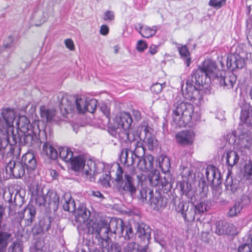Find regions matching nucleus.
Instances as JSON below:
<instances>
[{
  "mask_svg": "<svg viewBox=\"0 0 252 252\" xmlns=\"http://www.w3.org/2000/svg\"><path fill=\"white\" fill-rule=\"evenodd\" d=\"M139 249V245L134 242H128L124 245V252H137Z\"/></svg>",
  "mask_w": 252,
  "mask_h": 252,
  "instance_id": "de8ad7c7",
  "label": "nucleus"
},
{
  "mask_svg": "<svg viewBox=\"0 0 252 252\" xmlns=\"http://www.w3.org/2000/svg\"><path fill=\"white\" fill-rule=\"evenodd\" d=\"M101 184L105 187L110 186V176L109 174H103L99 179Z\"/></svg>",
  "mask_w": 252,
  "mask_h": 252,
  "instance_id": "864d4df0",
  "label": "nucleus"
},
{
  "mask_svg": "<svg viewBox=\"0 0 252 252\" xmlns=\"http://www.w3.org/2000/svg\"><path fill=\"white\" fill-rule=\"evenodd\" d=\"M136 234L138 237L143 239V240H149L151 238V229L149 226L145 223L138 224Z\"/></svg>",
  "mask_w": 252,
  "mask_h": 252,
  "instance_id": "cd10ccee",
  "label": "nucleus"
},
{
  "mask_svg": "<svg viewBox=\"0 0 252 252\" xmlns=\"http://www.w3.org/2000/svg\"><path fill=\"white\" fill-rule=\"evenodd\" d=\"M18 144L26 145L28 147H34L40 144V141L32 132L25 134L23 138L19 135Z\"/></svg>",
  "mask_w": 252,
  "mask_h": 252,
  "instance_id": "412c9836",
  "label": "nucleus"
},
{
  "mask_svg": "<svg viewBox=\"0 0 252 252\" xmlns=\"http://www.w3.org/2000/svg\"><path fill=\"white\" fill-rule=\"evenodd\" d=\"M251 53L247 52L244 50L243 45L238 46L235 53L227 58L226 65L228 67L232 69L243 68L245 63V61L249 59H251Z\"/></svg>",
  "mask_w": 252,
  "mask_h": 252,
  "instance_id": "39448f33",
  "label": "nucleus"
},
{
  "mask_svg": "<svg viewBox=\"0 0 252 252\" xmlns=\"http://www.w3.org/2000/svg\"><path fill=\"white\" fill-rule=\"evenodd\" d=\"M48 18V14L42 9L37 8L34 9L32 14L31 23L35 26H40L46 21Z\"/></svg>",
  "mask_w": 252,
  "mask_h": 252,
  "instance_id": "aec40b11",
  "label": "nucleus"
},
{
  "mask_svg": "<svg viewBox=\"0 0 252 252\" xmlns=\"http://www.w3.org/2000/svg\"><path fill=\"white\" fill-rule=\"evenodd\" d=\"M133 152L129 150L128 149H123L120 155V159L127 166L131 165L134 163V159L133 158Z\"/></svg>",
  "mask_w": 252,
  "mask_h": 252,
  "instance_id": "473e14b6",
  "label": "nucleus"
},
{
  "mask_svg": "<svg viewBox=\"0 0 252 252\" xmlns=\"http://www.w3.org/2000/svg\"><path fill=\"white\" fill-rule=\"evenodd\" d=\"M59 157L61 159L66 162H69L70 172H79V155H74L73 152L67 147H60L59 148Z\"/></svg>",
  "mask_w": 252,
  "mask_h": 252,
  "instance_id": "1a4fd4ad",
  "label": "nucleus"
},
{
  "mask_svg": "<svg viewBox=\"0 0 252 252\" xmlns=\"http://www.w3.org/2000/svg\"><path fill=\"white\" fill-rule=\"evenodd\" d=\"M158 171L154 170L151 171L148 175V178L151 185L153 187H157L160 185V178Z\"/></svg>",
  "mask_w": 252,
  "mask_h": 252,
  "instance_id": "e433bc0d",
  "label": "nucleus"
},
{
  "mask_svg": "<svg viewBox=\"0 0 252 252\" xmlns=\"http://www.w3.org/2000/svg\"><path fill=\"white\" fill-rule=\"evenodd\" d=\"M171 182V178L169 176L164 177L163 178L160 179V184L162 187L167 186Z\"/></svg>",
  "mask_w": 252,
  "mask_h": 252,
  "instance_id": "e2e57ef3",
  "label": "nucleus"
},
{
  "mask_svg": "<svg viewBox=\"0 0 252 252\" xmlns=\"http://www.w3.org/2000/svg\"><path fill=\"white\" fill-rule=\"evenodd\" d=\"M17 128L23 133L27 132L31 127V124L29 120L25 116L19 117L18 121L16 123Z\"/></svg>",
  "mask_w": 252,
  "mask_h": 252,
  "instance_id": "2f4dec72",
  "label": "nucleus"
},
{
  "mask_svg": "<svg viewBox=\"0 0 252 252\" xmlns=\"http://www.w3.org/2000/svg\"><path fill=\"white\" fill-rule=\"evenodd\" d=\"M64 43L67 48L69 49L70 50H72L74 49V45L73 42L71 39L69 38L65 39L64 41Z\"/></svg>",
  "mask_w": 252,
  "mask_h": 252,
  "instance_id": "0e129e2a",
  "label": "nucleus"
},
{
  "mask_svg": "<svg viewBox=\"0 0 252 252\" xmlns=\"http://www.w3.org/2000/svg\"><path fill=\"white\" fill-rule=\"evenodd\" d=\"M226 0H210L208 5L216 9H219L226 4Z\"/></svg>",
  "mask_w": 252,
  "mask_h": 252,
  "instance_id": "3c124183",
  "label": "nucleus"
},
{
  "mask_svg": "<svg viewBox=\"0 0 252 252\" xmlns=\"http://www.w3.org/2000/svg\"><path fill=\"white\" fill-rule=\"evenodd\" d=\"M54 219L51 216H46L40 221V226L42 230L44 232L48 231L51 227V223Z\"/></svg>",
  "mask_w": 252,
  "mask_h": 252,
  "instance_id": "79ce46f5",
  "label": "nucleus"
},
{
  "mask_svg": "<svg viewBox=\"0 0 252 252\" xmlns=\"http://www.w3.org/2000/svg\"><path fill=\"white\" fill-rule=\"evenodd\" d=\"M14 38L12 36H9L7 37L3 41V46L5 48L11 47L13 43Z\"/></svg>",
  "mask_w": 252,
  "mask_h": 252,
  "instance_id": "13d9d810",
  "label": "nucleus"
},
{
  "mask_svg": "<svg viewBox=\"0 0 252 252\" xmlns=\"http://www.w3.org/2000/svg\"><path fill=\"white\" fill-rule=\"evenodd\" d=\"M109 32L108 27L105 25H103L100 27L99 32L101 35H106Z\"/></svg>",
  "mask_w": 252,
  "mask_h": 252,
  "instance_id": "338daca9",
  "label": "nucleus"
},
{
  "mask_svg": "<svg viewBox=\"0 0 252 252\" xmlns=\"http://www.w3.org/2000/svg\"><path fill=\"white\" fill-rule=\"evenodd\" d=\"M121 249L117 243H112L107 249V252H121Z\"/></svg>",
  "mask_w": 252,
  "mask_h": 252,
  "instance_id": "680f3d73",
  "label": "nucleus"
},
{
  "mask_svg": "<svg viewBox=\"0 0 252 252\" xmlns=\"http://www.w3.org/2000/svg\"><path fill=\"white\" fill-rule=\"evenodd\" d=\"M91 213L83 204L80 206V223L85 222L90 217Z\"/></svg>",
  "mask_w": 252,
  "mask_h": 252,
  "instance_id": "c03bdc74",
  "label": "nucleus"
},
{
  "mask_svg": "<svg viewBox=\"0 0 252 252\" xmlns=\"http://www.w3.org/2000/svg\"><path fill=\"white\" fill-rule=\"evenodd\" d=\"M97 101L96 99L85 98L84 96L80 97V113L89 112L94 113L97 107Z\"/></svg>",
  "mask_w": 252,
  "mask_h": 252,
  "instance_id": "2eb2a0df",
  "label": "nucleus"
},
{
  "mask_svg": "<svg viewBox=\"0 0 252 252\" xmlns=\"http://www.w3.org/2000/svg\"><path fill=\"white\" fill-rule=\"evenodd\" d=\"M3 196L5 201H7L10 204L9 209L11 212L18 205V201H22L20 191L15 189L13 187L9 188L7 190L5 189L3 191Z\"/></svg>",
  "mask_w": 252,
  "mask_h": 252,
  "instance_id": "9b49d317",
  "label": "nucleus"
},
{
  "mask_svg": "<svg viewBox=\"0 0 252 252\" xmlns=\"http://www.w3.org/2000/svg\"><path fill=\"white\" fill-rule=\"evenodd\" d=\"M246 243L240 246L238 248V252H252V244Z\"/></svg>",
  "mask_w": 252,
  "mask_h": 252,
  "instance_id": "5fc2aeb1",
  "label": "nucleus"
},
{
  "mask_svg": "<svg viewBox=\"0 0 252 252\" xmlns=\"http://www.w3.org/2000/svg\"><path fill=\"white\" fill-rule=\"evenodd\" d=\"M80 172L81 173L82 180L85 182L94 181V176L98 173L95 169L94 162L81 155H80Z\"/></svg>",
  "mask_w": 252,
  "mask_h": 252,
  "instance_id": "423d86ee",
  "label": "nucleus"
},
{
  "mask_svg": "<svg viewBox=\"0 0 252 252\" xmlns=\"http://www.w3.org/2000/svg\"><path fill=\"white\" fill-rule=\"evenodd\" d=\"M25 214H26L25 226L31 225L32 223L33 220L35 219L36 215L35 207L32 205H28L25 209L19 213L20 216V222H21L22 220L24 219Z\"/></svg>",
  "mask_w": 252,
  "mask_h": 252,
  "instance_id": "6ab92c4d",
  "label": "nucleus"
},
{
  "mask_svg": "<svg viewBox=\"0 0 252 252\" xmlns=\"http://www.w3.org/2000/svg\"><path fill=\"white\" fill-rule=\"evenodd\" d=\"M6 170L15 178H20L25 173V168L22 162L14 160H11L8 163Z\"/></svg>",
  "mask_w": 252,
  "mask_h": 252,
  "instance_id": "ddd939ff",
  "label": "nucleus"
},
{
  "mask_svg": "<svg viewBox=\"0 0 252 252\" xmlns=\"http://www.w3.org/2000/svg\"><path fill=\"white\" fill-rule=\"evenodd\" d=\"M194 209L197 214H200L207 211V206L205 200H201L199 203L195 205Z\"/></svg>",
  "mask_w": 252,
  "mask_h": 252,
  "instance_id": "8fccbe9b",
  "label": "nucleus"
},
{
  "mask_svg": "<svg viewBox=\"0 0 252 252\" xmlns=\"http://www.w3.org/2000/svg\"><path fill=\"white\" fill-rule=\"evenodd\" d=\"M195 138V133L191 130H183L176 135L177 142L180 145H190L192 144Z\"/></svg>",
  "mask_w": 252,
  "mask_h": 252,
  "instance_id": "dca6fc26",
  "label": "nucleus"
},
{
  "mask_svg": "<svg viewBox=\"0 0 252 252\" xmlns=\"http://www.w3.org/2000/svg\"><path fill=\"white\" fill-rule=\"evenodd\" d=\"M107 226L111 233L123 235L124 230L123 221L121 219L111 218L109 222L107 221Z\"/></svg>",
  "mask_w": 252,
  "mask_h": 252,
  "instance_id": "5701e85b",
  "label": "nucleus"
},
{
  "mask_svg": "<svg viewBox=\"0 0 252 252\" xmlns=\"http://www.w3.org/2000/svg\"><path fill=\"white\" fill-rule=\"evenodd\" d=\"M165 86V83L160 84V83H155L153 84L151 87V90L152 92L158 94L160 93L163 88Z\"/></svg>",
  "mask_w": 252,
  "mask_h": 252,
  "instance_id": "603ef678",
  "label": "nucleus"
},
{
  "mask_svg": "<svg viewBox=\"0 0 252 252\" xmlns=\"http://www.w3.org/2000/svg\"><path fill=\"white\" fill-rule=\"evenodd\" d=\"M139 30L138 31L139 33L145 38H149L154 36L158 29V27L154 26L152 28L148 26H142L139 24Z\"/></svg>",
  "mask_w": 252,
  "mask_h": 252,
  "instance_id": "7c9ffc66",
  "label": "nucleus"
},
{
  "mask_svg": "<svg viewBox=\"0 0 252 252\" xmlns=\"http://www.w3.org/2000/svg\"><path fill=\"white\" fill-rule=\"evenodd\" d=\"M148 201L150 202L151 205H153L154 208L158 207L159 205V200L157 197H154L153 196H152L151 199L148 200Z\"/></svg>",
  "mask_w": 252,
  "mask_h": 252,
  "instance_id": "69168bd1",
  "label": "nucleus"
},
{
  "mask_svg": "<svg viewBox=\"0 0 252 252\" xmlns=\"http://www.w3.org/2000/svg\"><path fill=\"white\" fill-rule=\"evenodd\" d=\"M236 81V76L232 73L228 76L220 78V84L224 89H229L233 88Z\"/></svg>",
  "mask_w": 252,
  "mask_h": 252,
  "instance_id": "c756f323",
  "label": "nucleus"
},
{
  "mask_svg": "<svg viewBox=\"0 0 252 252\" xmlns=\"http://www.w3.org/2000/svg\"><path fill=\"white\" fill-rule=\"evenodd\" d=\"M133 235V231L131 227L126 226V238H127L129 239L132 237Z\"/></svg>",
  "mask_w": 252,
  "mask_h": 252,
  "instance_id": "774afa93",
  "label": "nucleus"
},
{
  "mask_svg": "<svg viewBox=\"0 0 252 252\" xmlns=\"http://www.w3.org/2000/svg\"><path fill=\"white\" fill-rule=\"evenodd\" d=\"M152 196H153V191L150 189H143L140 190V195L138 197L139 200L143 203H147L148 200L151 199Z\"/></svg>",
  "mask_w": 252,
  "mask_h": 252,
  "instance_id": "a19ab883",
  "label": "nucleus"
},
{
  "mask_svg": "<svg viewBox=\"0 0 252 252\" xmlns=\"http://www.w3.org/2000/svg\"><path fill=\"white\" fill-rule=\"evenodd\" d=\"M159 164L163 172L165 173L169 171L171 167L169 158L166 156L164 157L161 161H159Z\"/></svg>",
  "mask_w": 252,
  "mask_h": 252,
  "instance_id": "49530a36",
  "label": "nucleus"
},
{
  "mask_svg": "<svg viewBox=\"0 0 252 252\" xmlns=\"http://www.w3.org/2000/svg\"><path fill=\"white\" fill-rule=\"evenodd\" d=\"M196 119L192 104L186 102H178L173 114V125L176 126L185 127L192 119Z\"/></svg>",
  "mask_w": 252,
  "mask_h": 252,
  "instance_id": "7ed1b4c3",
  "label": "nucleus"
},
{
  "mask_svg": "<svg viewBox=\"0 0 252 252\" xmlns=\"http://www.w3.org/2000/svg\"><path fill=\"white\" fill-rule=\"evenodd\" d=\"M60 203V198L56 192H52L49 194V204L51 206H53V209L56 210Z\"/></svg>",
  "mask_w": 252,
  "mask_h": 252,
  "instance_id": "37998d69",
  "label": "nucleus"
},
{
  "mask_svg": "<svg viewBox=\"0 0 252 252\" xmlns=\"http://www.w3.org/2000/svg\"><path fill=\"white\" fill-rule=\"evenodd\" d=\"M132 147L134 148L133 154L136 157L140 158L144 155L145 149L143 147V141L142 140L133 143Z\"/></svg>",
  "mask_w": 252,
  "mask_h": 252,
  "instance_id": "58836bf2",
  "label": "nucleus"
},
{
  "mask_svg": "<svg viewBox=\"0 0 252 252\" xmlns=\"http://www.w3.org/2000/svg\"><path fill=\"white\" fill-rule=\"evenodd\" d=\"M252 146V134L250 130L243 128L240 130L238 138L235 140L234 148L238 152L245 154L251 150Z\"/></svg>",
  "mask_w": 252,
  "mask_h": 252,
  "instance_id": "0eeeda50",
  "label": "nucleus"
},
{
  "mask_svg": "<svg viewBox=\"0 0 252 252\" xmlns=\"http://www.w3.org/2000/svg\"><path fill=\"white\" fill-rule=\"evenodd\" d=\"M225 189L229 193H235L239 190V186L235 181L233 182L232 178L227 177L225 183Z\"/></svg>",
  "mask_w": 252,
  "mask_h": 252,
  "instance_id": "c9c22d12",
  "label": "nucleus"
},
{
  "mask_svg": "<svg viewBox=\"0 0 252 252\" xmlns=\"http://www.w3.org/2000/svg\"><path fill=\"white\" fill-rule=\"evenodd\" d=\"M40 116L43 121L49 122L53 118L55 112L53 109H49L44 106H41L40 108Z\"/></svg>",
  "mask_w": 252,
  "mask_h": 252,
  "instance_id": "f704fd0d",
  "label": "nucleus"
},
{
  "mask_svg": "<svg viewBox=\"0 0 252 252\" xmlns=\"http://www.w3.org/2000/svg\"><path fill=\"white\" fill-rule=\"evenodd\" d=\"M103 18L105 21H111L114 19L115 15L113 12L108 10L104 13Z\"/></svg>",
  "mask_w": 252,
  "mask_h": 252,
  "instance_id": "bf43d9fd",
  "label": "nucleus"
},
{
  "mask_svg": "<svg viewBox=\"0 0 252 252\" xmlns=\"http://www.w3.org/2000/svg\"><path fill=\"white\" fill-rule=\"evenodd\" d=\"M15 118L14 110L10 108L2 110L0 117V158L2 159L20 156L21 147L18 144L19 133L14 130L13 122Z\"/></svg>",
  "mask_w": 252,
  "mask_h": 252,
  "instance_id": "f257e3e1",
  "label": "nucleus"
},
{
  "mask_svg": "<svg viewBox=\"0 0 252 252\" xmlns=\"http://www.w3.org/2000/svg\"><path fill=\"white\" fill-rule=\"evenodd\" d=\"M144 142L149 150H153L158 145L157 140L150 134H146Z\"/></svg>",
  "mask_w": 252,
  "mask_h": 252,
  "instance_id": "ea45409f",
  "label": "nucleus"
},
{
  "mask_svg": "<svg viewBox=\"0 0 252 252\" xmlns=\"http://www.w3.org/2000/svg\"><path fill=\"white\" fill-rule=\"evenodd\" d=\"M148 45L146 42L142 40H139L136 44V49L139 52H143L145 49H147Z\"/></svg>",
  "mask_w": 252,
  "mask_h": 252,
  "instance_id": "4d7b16f0",
  "label": "nucleus"
},
{
  "mask_svg": "<svg viewBox=\"0 0 252 252\" xmlns=\"http://www.w3.org/2000/svg\"><path fill=\"white\" fill-rule=\"evenodd\" d=\"M77 95L65 94L62 96L60 102L61 109H64L67 115L78 116L79 115V102Z\"/></svg>",
  "mask_w": 252,
  "mask_h": 252,
  "instance_id": "6e6552de",
  "label": "nucleus"
},
{
  "mask_svg": "<svg viewBox=\"0 0 252 252\" xmlns=\"http://www.w3.org/2000/svg\"><path fill=\"white\" fill-rule=\"evenodd\" d=\"M23 244L18 241L14 242L9 247L8 252H23Z\"/></svg>",
  "mask_w": 252,
  "mask_h": 252,
  "instance_id": "09e8293b",
  "label": "nucleus"
},
{
  "mask_svg": "<svg viewBox=\"0 0 252 252\" xmlns=\"http://www.w3.org/2000/svg\"><path fill=\"white\" fill-rule=\"evenodd\" d=\"M61 203L63 204L64 210L71 212L74 216L75 222H78L79 221V213L75 211V202L69 193L64 194L61 199Z\"/></svg>",
  "mask_w": 252,
  "mask_h": 252,
  "instance_id": "4468645a",
  "label": "nucleus"
},
{
  "mask_svg": "<svg viewBox=\"0 0 252 252\" xmlns=\"http://www.w3.org/2000/svg\"><path fill=\"white\" fill-rule=\"evenodd\" d=\"M123 172L120 165L118 164L116 172V181L119 184V190L123 193H128L130 195L134 194L136 191L132 176L125 173L123 178Z\"/></svg>",
  "mask_w": 252,
  "mask_h": 252,
  "instance_id": "20e7f679",
  "label": "nucleus"
},
{
  "mask_svg": "<svg viewBox=\"0 0 252 252\" xmlns=\"http://www.w3.org/2000/svg\"><path fill=\"white\" fill-rule=\"evenodd\" d=\"M225 158L226 164L231 168L235 165L239 160V155L234 151L227 152Z\"/></svg>",
  "mask_w": 252,
  "mask_h": 252,
  "instance_id": "72a5a7b5",
  "label": "nucleus"
},
{
  "mask_svg": "<svg viewBox=\"0 0 252 252\" xmlns=\"http://www.w3.org/2000/svg\"><path fill=\"white\" fill-rule=\"evenodd\" d=\"M244 172L250 179H252V163L249 162L244 166Z\"/></svg>",
  "mask_w": 252,
  "mask_h": 252,
  "instance_id": "6e6d98bb",
  "label": "nucleus"
},
{
  "mask_svg": "<svg viewBox=\"0 0 252 252\" xmlns=\"http://www.w3.org/2000/svg\"><path fill=\"white\" fill-rule=\"evenodd\" d=\"M132 123L131 115L126 112L119 113L113 119V128L118 134L130 128Z\"/></svg>",
  "mask_w": 252,
  "mask_h": 252,
  "instance_id": "9d476101",
  "label": "nucleus"
},
{
  "mask_svg": "<svg viewBox=\"0 0 252 252\" xmlns=\"http://www.w3.org/2000/svg\"><path fill=\"white\" fill-rule=\"evenodd\" d=\"M94 232L97 234L103 240H107L109 238L110 230L107 226V220H100L97 224L93 226Z\"/></svg>",
  "mask_w": 252,
  "mask_h": 252,
  "instance_id": "a211bd4d",
  "label": "nucleus"
},
{
  "mask_svg": "<svg viewBox=\"0 0 252 252\" xmlns=\"http://www.w3.org/2000/svg\"><path fill=\"white\" fill-rule=\"evenodd\" d=\"M154 162V157L149 155L139 160L137 167L140 170L146 172L153 168Z\"/></svg>",
  "mask_w": 252,
  "mask_h": 252,
  "instance_id": "393cba45",
  "label": "nucleus"
},
{
  "mask_svg": "<svg viewBox=\"0 0 252 252\" xmlns=\"http://www.w3.org/2000/svg\"><path fill=\"white\" fill-rule=\"evenodd\" d=\"M240 119L241 122L252 129V107L246 105L241 109Z\"/></svg>",
  "mask_w": 252,
  "mask_h": 252,
  "instance_id": "b1692460",
  "label": "nucleus"
},
{
  "mask_svg": "<svg viewBox=\"0 0 252 252\" xmlns=\"http://www.w3.org/2000/svg\"><path fill=\"white\" fill-rule=\"evenodd\" d=\"M176 210L178 213H181L185 220L188 221L193 220L197 214L194 208L189 210L188 207H186L185 204L182 202L179 203Z\"/></svg>",
  "mask_w": 252,
  "mask_h": 252,
  "instance_id": "4be33fe9",
  "label": "nucleus"
},
{
  "mask_svg": "<svg viewBox=\"0 0 252 252\" xmlns=\"http://www.w3.org/2000/svg\"><path fill=\"white\" fill-rule=\"evenodd\" d=\"M100 110L107 118L109 119L110 115V109L106 104H102L100 107Z\"/></svg>",
  "mask_w": 252,
  "mask_h": 252,
  "instance_id": "052dcab7",
  "label": "nucleus"
},
{
  "mask_svg": "<svg viewBox=\"0 0 252 252\" xmlns=\"http://www.w3.org/2000/svg\"><path fill=\"white\" fill-rule=\"evenodd\" d=\"M206 176L209 182L218 183L220 178V174L218 172V169L214 166L208 167L206 170Z\"/></svg>",
  "mask_w": 252,
  "mask_h": 252,
  "instance_id": "c85d7f7f",
  "label": "nucleus"
},
{
  "mask_svg": "<svg viewBox=\"0 0 252 252\" xmlns=\"http://www.w3.org/2000/svg\"><path fill=\"white\" fill-rule=\"evenodd\" d=\"M22 163L27 169L28 173L34 171L37 167V161L34 154L31 152L25 154L22 157Z\"/></svg>",
  "mask_w": 252,
  "mask_h": 252,
  "instance_id": "f3484780",
  "label": "nucleus"
},
{
  "mask_svg": "<svg viewBox=\"0 0 252 252\" xmlns=\"http://www.w3.org/2000/svg\"><path fill=\"white\" fill-rule=\"evenodd\" d=\"M118 136L124 140H127L131 143V148L133 145V143L142 140L138 134L132 131H130L129 129L127 130H123L118 134Z\"/></svg>",
  "mask_w": 252,
  "mask_h": 252,
  "instance_id": "bb28decb",
  "label": "nucleus"
},
{
  "mask_svg": "<svg viewBox=\"0 0 252 252\" xmlns=\"http://www.w3.org/2000/svg\"><path fill=\"white\" fill-rule=\"evenodd\" d=\"M217 65L212 60H205L201 65L194 71L190 79L186 82V86H182L183 95L187 99L192 101L200 100L201 96L196 86L199 87L206 85L207 80L217 76Z\"/></svg>",
  "mask_w": 252,
  "mask_h": 252,
  "instance_id": "f03ea898",
  "label": "nucleus"
},
{
  "mask_svg": "<svg viewBox=\"0 0 252 252\" xmlns=\"http://www.w3.org/2000/svg\"><path fill=\"white\" fill-rule=\"evenodd\" d=\"M41 153L47 158L53 160L56 159L59 156L57 150L49 142H46L43 144Z\"/></svg>",
  "mask_w": 252,
  "mask_h": 252,
  "instance_id": "a878e982",
  "label": "nucleus"
},
{
  "mask_svg": "<svg viewBox=\"0 0 252 252\" xmlns=\"http://www.w3.org/2000/svg\"><path fill=\"white\" fill-rule=\"evenodd\" d=\"M178 50L182 58L185 61L187 66H189L191 63L190 53L186 46H182L178 47Z\"/></svg>",
  "mask_w": 252,
  "mask_h": 252,
  "instance_id": "4c0bfd02",
  "label": "nucleus"
},
{
  "mask_svg": "<svg viewBox=\"0 0 252 252\" xmlns=\"http://www.w3.org/2000/svg\"><path fill=\"white\" fill-rule=\"evenodd\" d=\"M215 233L218 235H235L237 233L236 226L224 221H219L216 223Z\"/></svg>",
  "mask_w": 252,
  "mask_h": 252,
  "instance_id": "f8f14e48",
  "label": "nucleus"
},
{
  "mask_svg": "<svg viewBox=\"0 0 252 252\" xmlns=\"http://www.w3.org/2000/svg\"><path fill=\"white\" fill-rule=\"evenodd\" d=\"M242 209V206L240 202H236L233 206H232L228 212L229 217H233L238 215Z\"/></svg>",
  "mask_w": 252,
  "mask_h": 252,
  "instance_id": "a18cd8bd",
  "label": "nucleus"
}]
</instances>
